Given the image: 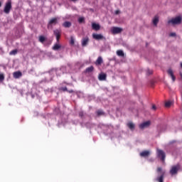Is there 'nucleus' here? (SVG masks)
I'll list each match as a JSON object with an SVG mask.
<instances>
[{
	"instance_id": "nucleus-1",
	"label": "nucleus",
	"mask_w": 182,
	"mask_h": 182,
	"mask_svg": "<svg viewBox=\"0 0 182 182\" xmlns=\"http://www.w3.org/2000/svg\"><path fill=\"white\" fill-rule=\"evenodd\" d=\"M182 23V16H178L175 18H171L168 21V23H171V25H180Z\"/></svg>"
},
{
	"instance_id": "nucleus-2",
	"label": "nucleus",
	"mask_w": 182,
	"mask_h": 182,
	"mask_svg": "<svg viewBox=\"0 0 182 182\" xmlns=\"http://www.w3.org/2000/svg\"><path fill=\"white\" fill-rule=\"evenodd\" d=\"M161 167L157 168V173H161V176H158L156 179L155 181H159V182H164V174L165 172H161Z\"/></svg>"
},
{
	"instance_id": "nucleus-3",
	"label": "nucleus",
	"mask_w": 182,
	"mask_h": 182,
	"mask_svg": "<svg viewBox=\"0 0 182 182\" xmlns=\"http://www.w3.org/2000/svg\"><path fill=\"white\" fill-rule=\"evenodd\" d=\"M12 9V2L11 1H9L6 3L4 12V14H9L11 12V10Z\"/></svg>"
},
{
	"instance_id": "nucleus-4",
	"label": "nucleus",
	"mask_w": 182,
	"mask_h": 182,
	"mask_svg": "<svg viewBox=\"0 0 182 182\" xmlns=\"http://www.w3.org/2000/svg\"><path fill=\"white\" fill-rule=\"evenodd\" d=\"M157 156L161 161H164V160H166V153H164L163 150L157 149Z\"/></svg>"
},
{
	"instance_id": "nucleus-5",
	"label": "nucleus",
	"mask_w": 182,
	"mask_h": 182,
	"mask_svg": "<svg viewBox=\"0 0 182 182\" xmlns=\"http://www.w3.org/2000/svg\"><path fill=\"white\" fill-rule=\"evenodd\" d=\"M178 170H180V165L173 166L170 170V174L174 176V174H177V173H178Z\"/></svg>"
},
{
	"instance_id": "nucleus-6",
	"label": "nucleus",
	"mask_w": 182,
	"mask_h": 182,
	"mask_svg": "<svg viewBox=\"0 0 182 182\" xmlns=\"http://www.w3.org/2000/svg\"><path fill=\"white\" fill-rule=\"evenodd\" d=\"M112 33L117 35V33H122L123 32V28L120 27H112L111 29Z\"/></svg>"
},
{
	"instance_id": "nucleus-7",
	"label": "nucleus",
	"mask_w": 182,
	"mask_h": 182,
	"mask_svg": "<svg viewBox=\"0 0 182 182\" xmlns=\"http://www.w3.org/2000/svg\"><path fill=\"white\" fill-rule=\"evenodd\" d=\"M151 124L150 121H146L141 124H139V129H141V130H143V129H146L147 127H149Z\"/></svg>"
},
{
	"instance_id": "nucleus-8",
	"label": "nucleus",
	"mask_w": 182,
	"mask_h": 182,
	"mask_svg": "<svg viewBox=\"0 0 182 182\" xmlns=\"http://www.w3.org/2000/svg\"><path fill=\"white\" fill-rule=\"evenodd\" d=\"M53 33L56 38L57 43H59V40L60 39V31L56 29L53 31Z\"/></svg>"
},
{
	"instance_id": "nucleus-9",
	"label": "nucleus",
	"mask_w": 182,
	"mask_h": 182,
	"mask_svg": "<svg viewBox=\"0 0 182 182\" xmlns=\"http://www.w3.org/2000/svg\"><path fill=\"white\" fill-rule=\"evenodd\" d=\"M93 39H95L96 41H102V39H105V37L102 34H92Z\"/></svg>"
},
{
	"instance_id": "nucleus-10",
	"label": "nucleus",
	"mask_w": 182,
	"mask_h": 182,
	"mask_svg": "<svg viewBox=\"0 0 182 182\" xmlns=\"http://www.w3.org/2000/svg\"><path fill=\"white\" fill-rule=\"evenodd\" d=\"M167 73L169 76H171L173 82H176V76L174 75V73L173 72V70L171 68H169L167 70Z\"/></svg>"
},
{
	"instance_id": "nucleus-11",
	"label": "nucleus",
	"mask_w": 182,
	"mask_h": 182,
	"mask_svg": "<svg viewBox=\"0 0 182 182\" xmlns=\"http://www.w3.org/2000/svg\"><path fill=\"white\" fill-rule=\"evenodd\" d=\"M88 43H89V37L82 38L81 41L82 46L85 48V46H87Z\"/></svg>"
},
{
	"instance_id": "nucleus-12",
	"label": "nucleus",
	"mask_w": 182,
	"mask_h": 182,
	"mask_svg": "<svg viewBox=\"0 0 182 182\" xmlns=\"http://www.w3.org/2000/svg\"><path fill=\"white\" fill-rule=\"evenodd\" d=\"M127 127H129V130H131L132 132H133L136 127V125L134 124V123L129 122L127 124Z\"/></svg>"
},
{
	"instance_id": "nucleus-13",
	"label": "nucleus",
	"mask_w": 182,
	"mask_h": 182,
	"mask_svg": "<svg viewBox=\"0 0 182 182\" xmlns=\"http://www.w3.org/2000/svg\"><path fill=\"white\" fill-rule=\"evenodd\" d=\"M57 23H58V18H53L48 22V26H50L51 25H56Z\"/></svg>"
},
{
	"instance_id": "nucleus-14",
	"label": "nucleus",
	"mask_w": 182,
	"mask_h": 182,
	"mask_svg": "<svg viewBox=\"0 0 182 182\" xmlns=\"http://www.w3.org/2000/svg\"><path fill=\"white\" fill-rule=\"evenodd\" d=\"M14 79H19L22 76V73L21 71H16L13 73Z\"/></svg>"
},
{
	"instance_id": "nucleus-15",
	"label": "nucleus",
	"mask_w": 182,
	"mask_h": 182,
	"mask_svg": "<svg viewBox=\"0 0 182 182\" xmlns=\"http://www.w3.org/2000/svg\"><path fill=\"white\" fill-rule=\"evenodd\" d=\"M107 77V75L105 74V73H100L98 75V79L99 80H106V78Z\"/></svg>"
},
{
	"instance_id": "nucleus-16",
	"label": "nucleus",
	"mask_w": 182,
	"mask_h": 182,
	"mask_svg": "<svg viewBox=\"0 0 182 182\" xmlns=\"http://www.w3.org/2000/svg\"><path fill=\"white\" fill-rule=\"evenodd\" d=\"M92 28L94 31H100V25L95 23H92Z\"/></svg>"
},
{
	"instance_id": "nucleus-17",
	"label": "nucleus",
	"mask_w": 182,
	"mask_h": 182,
	"mask_svg": "<svg viewBox=\"0 0 182 182\" xmlns=\"http://www.w3.org/2000/svg\"><path fill=\"white\" fill-rule=\"evenodd\" d=\"M141 157H149L150 156V151H143L140 153Z\"/></svg>"
},
{
	"instance_id": "nucleus-18",
	"label": "nucleus",
	"mask_w": 182,
	"mask_h": 182,
	"mask_svg": "<svg viewBox=\"0 0 182 182\" xmlns=\"http://www.w3.org/2000/svg\"><path fill=\"white\" fill-rule=\"evenodd\" d=\"M59 90H61L62 92H68V93H73V90H68V87H62L59 88Z\"/></svg>"
},
{
	"instance_id": "nucleus-19",
	"label": "nucleus",
	"mask_w": 182,
	"mask_h": 182,
	"mask_svg": "<svg viewBox=\"0 0 182 182\" xmlns=\"http://www.w3.org/2000/svg\"><path fill=\"white\" fill-rule=\"evenodd\" d=\"M102 63H103V58H102V57H98L97 60L95 61V65H102Z\"/></svg>"
},
{
	"instance_id": "nucleus-20",
	"label": "nucleus",
	"mask_w": 182,
	"mask_h": 182,
	"mask_svg": "<svg viewBox=\"0 0 182 182\" xmlns=\"http://www.w3.org/2000/svg\"><path fill=\"white\" fill-rule=\"evenodd\" d=\"M61 48H62V46H60V44H58V43H57L53 47V50H59V49H60Z\"/></svg>"
},
{
	"instance_id": "nucleus-21",
	"label": "nucleus",
	"mask_w": 182,
	"mask_h": 182,
	"mask_svg": "<svg viewBox=\"0 0 182 182\" xmlns=\"http://www.w3.org/2000/svg\"><path fill=\"white\" fill-rule=\"evenodd\" d=\"M63 26L64 28H70V26H72V23L70 21H65L63 23Z\"/></svg>"
},
{
	"instance_id": "nucleus-22",
	"label": "nucleus",
	"mask_w": 182,
	"mask_h": 182,
	"mask_svg": "<svg viewBox=\"0 0 182 182\" xmlns=\"http://www.w3.org/2000/svg\"><path fill=\"white\" fill-rule=\"evenodd\" d=\"M157 23H159V16H155L153 19V24L155 26H157Z\"/></svg>"
},
{
	"instance_id": "nucleus-23",
	"label": "nucleus",
	"mask_w": 182,
	"mask_h": 182,
	"mask_svg": "<svg viewBox=\"0 0 182 182\" xmlns=\"http://www.w3.org/2000/svg\"><path fill=\"white\" fill-rule=\"evenodd\" d=\"M95 70V68L93 66L88 67L85 70L86 73H91V72H93Z\"/></svg>"
},
{
	"instance_id": "nucleus-24",
	"label": "nucleus",
	"mask_w": 182,
	"mask_h": 182,
	"mask_svg": "<svg viewBox=\"0 0 182 182\" xmlns=\"http://www.w3.org/2000/svg\"><path fill=\"white\" fill-rule=\"evenodd\" d=\"M38 41L39 42H41V43H43L45 41H46V38L43 36H40L38 38Z\"/></svg>"
},
{
	"instance_id": "nucleus-25",
	"label": "nucleus",
	"mask_w": 182,
	"mask_h": 182,
	"mask_svg": "<svg viewBox=\"0 0 182 182\" xmlns=\"http://www.w3.org/2000/svg\"><path fill=\"white\" fill-rule=\"evenodd\" d=\"M117 56H122V58H124V53L123 50H118L117 51Z\"/></svg>"
},
{
	"instance_id": "nucleus-26",
	"label": "nucleus",
	"mask_w": 182,
	"mask_h": 182,
	"mask_svg": "<svg viewBox=\"0 0 182 182\" xmlns=\"http://www.w3.org/2000/svg\"><path fill=\"white\" fill-rule=\"evenodd\" d=\"M16 53H18V50L15 49V50H11V51L9 53V55H16Z\"/></svg>"
},
{
	"instance_id": "nucleus-27",
	"label": "nucleus",
	"mask_w": 182,
	"mask_h": 182,
	"mask_svg": "<svg viewBox=\"0 0 182 182\" xmlns=\"http://www.w3.org/2000/svg\"><path fill=\"white\" fill-rule=\"evenodd\" d=\"M78 22H79V23H83V22H85V18L84 17H80L78 18Z\"/></svg>"
},
{
	"instance_id": "nucleus-28",
	"label": "nucleus",
	"mask_w": 182,
	"mask_h": 182,
	"mask_svg": "<svg viewBox=\"0 0 182 182\" xmlns=\"http://www.w3.org/2000/svg\"><path fill=\"white\" fill-rule=\"evenodd\" d=\"M5 80V75L4 74H0V82H4Z\"/></svg>"
},
{
	"instance_id": "nucleus-29",
	"label": "nucleus",
	"mask_w": 182,
	"mask_h": 182,
	"mask_svg": "<svg viewBox=\"0 0 182 182\" xmlns=\"http://www.w3.org/2000/svg\"><path fill=\"white\" fill-rule=\"evenodd\" d=\"M97 116H102V115L105 114V112H103V111H102V110H98V111H97Z\"/></svg>"
},
{
	"instance_id": "nucleus-30",
	"label": "nucleus",
	"mask_w": 182,
	"mask_h": 182,
	"mask_svg": "<svg viewBox=\"0 0 182 182\" xmlns=\"http://www.w3.org/2000/svg\"><path fill=\"white\" fill-rule=\"evenodd\" d=\"M171 106V102L168 101L165 103V107H170Z\"/></svg>"
},
{
	"instance_id": "nucleus-31",
	"label": "nucleus",
	"mask_w": 182,
	"mask_h": 182,
	"mask_svg": "<svg viewBox=\"0 0 182 182\" xmlns=\"http://www.w3.org/2000/svg\"><path fill=\"white\" fill-rule=\"evenodd\" d=\"M146 75H153V70L150 69L146 70Z\"/></svg>"
},
{
	"instance_id": "nucleus-32",
	"label": "nucleus",
	"mask_w": 182,
	"mask_h": 182,
	"mask_svg": "<svg viewBox=\"0 0 182 182\" xmlns=\"http://www.w3.org/2000/svg\"><path fill=\"white\" fill-rule=\"evenodd\" d=\"M70 45H75V40L73 39V38H70Z\"/></svg>"
},
{
	"instance_id": "nucleus-33",
	"label": "nucleus",
	"mask_w": 182,
	"mask_h": 182,
	"mask_svg": "<svg viewBox=\"0 0 182 182\" xmlns=\"http://www.w3.org/2000/svg\"><path fill=\"white\" fill-rule=\"evenodd\" d=\"M83 116H84L83 112H82V111L80 112H79V117H83Z\"/></svg>"
},
{
	"instance_id": "nucleus-34",
	"label": "nucleus",
	"mask_w": 182,
	"mask_h": 182,
	"mask_svg": "<svg viewBox=\"0 0 182 182\" xmlns=\"http://www.w3.org/2000/svg\"><path fill=\"white\" fill-rule=\"evenodd\" d=\"M169 36H176V33H171Z\"/></svg>"
},
{
	"instance_id": "nucleus-35",
	"label": "nucleus",
	"mask_w": 182,
	"mask_h": 182,
	"mask_svg": "<svg viewBox=\"0 0 182 182\" xmlns=\"http://www.w3.org/2000/svg\"><path fill=\"white\" fill-rule=\"evenodd\" d=\"M119 14H120V11L117 10V11H115V15H119Z\"/></svg>"
},
{
	"instance_id": "nucleus-36",
	"label": "nucleus",
	"mask_w": 182,
	"mask_h": 182,
	"mask_svg": "<svg viewBox=\"0 0 182 182\" xmlns=\"http://www.w3.org/2000/svg\"><path fill=\"white\" fill-rule=\"evenodd\" d=\"M152 109H153V110H156V105H153Z\"/></svg>"
},
{
	"instance_id": "nucleus-37",
	"label": "nucleus",
	"mask_w": 182,
	"mask_h": 182,
	"mask_svg": "<svg viewBox=\"0 0 182 182\" xmlns=\"http://www.w3.org/2000/svg\"><path fill=\"white\" fill-rule=\"evenodd\" d=\"M73 2H76L77 0H71Z\"/></svg>"
},
{
	"instance_id": "nucleus-38",
	"label": "nucleus",
	"mask_w": 182,
	"mask_h": 182,
	"mask_svg": "<svg viewBox=\"0 0 182 182\" xmlns=\"http://www.w3.org/2000/svg\"><path fill=\"white\" fill-rule=\"evenodd\" d=\"M1 6H2V3H1V1H0V8H1Z\"/></svg>"
},
{
	"instance_id": "nucleus-39",
	"label": "nucleus",
	"mask_w": 182,
	"mask_h": 182,
	"mask_svg": "<svg viewBox=\"0 0 182 182\" xmlns=\"http://www.w3.org/2000/svg\"><path fill=\"white\" fill-rule=\"evenodd\" d=\"M181 77H182V74L181 73Z\"/></svg>"
}]
</instances>
